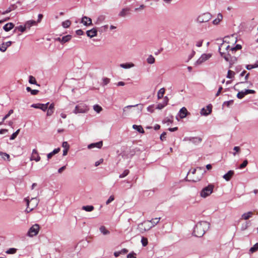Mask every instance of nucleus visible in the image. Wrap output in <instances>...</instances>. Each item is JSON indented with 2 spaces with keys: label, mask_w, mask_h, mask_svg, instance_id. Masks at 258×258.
<instances>
[{
  "label": "nucleus",
  "mask_w": 258,
  "mask_h": 258,
  "mask_svg": "<svg viewBox=\"0 0 258 258\" xmlns=\"http://www.w3.org/2000/svg\"><path fill=\"white\" fill-rule=\"evenodd\" d=\"M210 227V223L206 221H201L197 223L194 228L192 235L198 237L204 235L206 231Z\"/></svg>",
  "instance_id": "nucleus-1"
},
{
  "label": "nucleus",
  "mask_w": 258,
  "mask_h": 258,
  "mask_svg": "<svg viewBox=\"0 0 258 258\" xmlns=\"http://www.w3.org/2000/svg\"><path fill=\"white\" fill-rule=\"evenodd\" d=\"M214 185L212 184H210L202 189L200 192V196L202 197L205 198L212 193Z\"/></svg>",
  "instance_id": "nucleus-2"
},
{
  "label": "nucleus",
  "mask_w": 258,
  "mask_h": 258,
  "mask_svg": "<svg viewBox=\"0 0 258 258\" xmlns=\"http://www.w3.org/2000/svg\"><path fill=\"white\" fill-rule=\"evenodd\" d=\"M89 108L85 104L80 103L76 106L75 108L73 111V113L75 114L85 113L87 112Z\"/></svg>",
  "instance_id": "nucleus-3"
},
{
  "label": "nucleus",
  "mask_w": 258,
  "mask_h": 258,
  "mask_svg": "<svg viewBox=\"0 0 258 258\" xmlns=\"http://www.w3.org/2000/svg\"><path fill=\"white\" fill-rule=\"evenodd\" d=\"M212 17V16L210 13H205L199 16L197 19V21L200 23H206L210 20Z\"/></svg>",
  "instance_id": "nucleus-4"
},
{
  "label": "nucleus",
  "mask_w": 258,
  "mask_h": 258,
  "mask_svg": "<svg viewBox=\"0 0 258 258\" xmlns=\"http://www.w3.org/2000/svg\"><path fill=\"white\" fill-rule=\"evenodd\" d=\"M39 225L37 224H35L34 225H32L28 230L27 235L31 237L36 235L39 232Z\"/></svg>",
  "instance_id": "nucleus-5"
},
{
  "label": "nucleus",
  "mask_w": 258,
  "mask_h": 258,
  "mask_svg": "<svg viewBox=\"0 0 258 258\" xmlns=\"http://www.w3.org/2000/svg\"><path fill=\"white\" fill-rule=\"evenodd\" d=\"M212 56L210 53H203L200 58L196 61L195 64L199 65L202 64L204 61L209 59Z\"/></svg>",
  "instance_id": "nucleus-6"
},
{
  "label": "nucleus",
  "mask_w": 258,
  "mask_h": 258,
  "mask_svg": "<svg viewBox=\"0 0 258 258\" xmlns=\"http://www.w3.org/2000/svg\"><path fill=\"white\" fill-rule=\"evenodd\" d=\"M255 93V91L253 90L245 89L244 90H242L241 91L239 92L237 94L236 96L238 99H242L246 95H247L248 94H254Z\"/></svg>",
  "instance_id": "nucleus-7"
},
{
  "label": "nucleus",
  "mask_w": 258,
  "mask_h": 258,
  "mask_svg": "<svg viewBox=\"0 0 258 258\" xmlns=\"http://www.w3.org/2000/svg\"><path fill=\"white\" fill-rule=\"evenodd\" d=\"M184 141H189L195 145L199 144L202 141V139L200 137H186L183 139Z\"/></svg>",
  "instance_id": "nucleus-8"
},
{
  "label": "nucleus",
  "mask_w": 258,
  "mask_h": 258,
  "mask_svg": "<svg viewBox=\"0 0 258 258\" xmlns=\"http://www.w3.org/2000/svg\"><path fill=\"white\" fill-rule=\"evenodd\" d=\"M49 104V102H47L45 104L36 103L32 104L31 107L34 108L40 109L43 111H45L47 110Z\"/></svg>",
  "instance_id": "nucleus-9"
},
{
  "label": "nucleus",
  "mask_w": 258,
  "mask_h": 258,
  "mask_svg": "<svg viewBox=\"0 0 258 258\" xmlns=\"http://www.w3.org/2000/svg\"><path fill=\"white\" fill-rule=\"evenodd\" d=\"M212 105L209 104L206 106V108L204 107L201 110L200 113L202 115L207 116L212 112Z\"/></svg>",
  "instance_id": "nucleus-10"
},
{
  "label": "nucleus",
  "mask_w": 258,
  "mask_h": 258,
  "mask_svg": "<svg viewBox=\"0 0 258 258\" xmlns=\"http://www.w3.org/2000/svg\"><path fill=\"white\" fill-rule=\"evenodd\" d=\"M81 23L86 26L92 25L91 19L87 16H83L82 17Z\"/></svg>",
  "instance_id": "nucleus-11"
},
{
  "label": "nucleus",
  "mask_w": 258,
  "mask_h": 258,
  "mask_svg": "<svg viewBox=\"0 0 258 258\" xmlns=\"http://www.w3.org/2000/svg\"><path fill=\"white\" fill-rule=\"evenodd\" d=\"M188 113L186 108L185 107H183L179 110L178 115L179 116L180 118L182 119L186 116Z\"/></svg>",
  "instance_id": "nucleus-12"
},
{
  "label": "nucleus",
  "mask_w": 258,
  "mask_h": 258,
  "mask_svg": "<svg viewBox=\"0 0 258 258\" xmlns=\"http://www.w3.org/2000/svg\"><path fill=\"white\" fill-rule=\"evenodd\" d=\"M103 145L102 141H99L96 143H91L88 145V148L89 149H91L94 148H97L98 149H100Z\"/></svg>",
  "instance_id": "nucleus-13"
},
{
  "label": "nucleus",
  "mask_w": 258,
  "mask_h": 258,
  "mask_svg": "<svg viewBox=\"0 0 258 258\" xmlns=\"http://www.w3.org/2000/svg\"><path fill=\"white\" fill-rule=\"evenodd\" d=\"M86 34L88 37L90 38H92L97 35V30L95 28H93L91 30L87 31Z\"/></svg>",
  "instance_id": "nucleus-14"
},
{
  "label": "nucleus",
  "mask_w": 258,
  "mask_h": 258,
  "mask_svg": "<svg viewBox=\"0 0 258 258\" xmlns=\"http://www.w3.org/2000/svg\"><path fill=\"white\" fill-rule=\"evenodd\" d=\"M234 172L233 170H229L227 173L223 176V178L227 181L230 180L232 176L234 175Z\"/></svg>",
  "instance_id": "nucleus-15"
},
{
  "label": "nucleus",
  "mask_w": 258,
  "mask_h": 258,
  "mask_svg": "<svg viewBox=\"0 0 258 258\" xmlns=\"http://www.w3.org/2000/svg\"><path fill=\"white\" fill-rule=\"evenodd\" d=\"M14 27V24L13 23L10 22L6 24L3 26V29L6 32H8L12 30Z\"/></svg>",
  "instance_id": "nucleus-16"
},
{
  "label": "nucleus",
  "mask_w": 258,
  "mask_h": 258,
  "mask_svg": "<svg viewBox=\"0 0 258 258\" xmlns=\"http://www.w3.org/2000/svg\"><path fill=\"white\" fill-rule=\"evenodd\" d=\"M165 100H166V102L158 104L156 107V109L160 110L166 106L167 105L168 101V98L167 96L165 97Z\"/></svg>",
  "instance_id": "nucleus-17"
},
{
  "label": "nucleus",
  "mask_w": 258,
  "mask_h": 258,
  "mask_svg": "<svg viewBox=\"0 0 258 258\" xmlns=\"http://www.w3.org/2000/svg\"><path fill=\"white\" fill-rule=\"evenodd\" d=\"M54 108V103H51L49 106H48L47 111V115L51 116L53 113V110Z\"/></svg>",
  "instance_id": "nucleus-18"
},
{
  "label": "nucleus",
  "mask_w": 258,
  "mask_h": 258,
  "mask_svg": "<svg viewBox=\"0 0 258 258\" xmlns=\"http://www.w3.org/2000/svg\"><path fill=\"white\" fill-rule=\"evenodd\" d=\"M223 19V16L221 13H218L217 15V18L214 19L212 23L214 25H218Z\"/></svg>",
  "instance_id": "nucleus-19"
},
{
  "label": "nucleus",
  "mask_w": 258,
  "mask_h": 258,
  "mask_svg": "<svg viewBox=\"0 0 258 258\" xmlns=\"http://www.w3.org/2000/svg\"><path fill=\"white\" fill-rule=\"evenodd\" d=\"M59 151H60V148H57L54 149L52 152L48 153L47 155L48 160L50 159L52 157V156H53L55 154L58 153L59 152Z\"/></svg>",
  "instance_id": "nucleus-20"
},
{
  "label": "nucleus",
  "mask_w": 258,
  "mask_h": 258,
  "mask_svg": "<svg viewBox=\"0 0 258 258\" xmlns=\"http://www.w3.org/2000/svg\"><path fill=\"white\" fill-rule=\"evenodd\" d=\"M134 66V63H121L120 64V67L123 69H130Z\"/></svg>",
  "instance_id": "nucleus-21"
},
{
  "label": "nucleus",
  "mask_w": 258,
  "mask_h": 258,
  "mask_svg": "<svg viewBox=\"0 0 258 258\" xmlns=\"http://www.w3.org/2000/svg\"><path fill=\"white\" fill-rule=\"evenodd\" d=\"M133 128L138 132L139 133L143 134L144 133V130L143 127L140 125L134 124L133 125Z\"/></svg>",
  "instance_id": "nucleus-22"
},
{
  "label": "nucleus",
  "mask_w": 258,
  "mask_h": 258,
  "mask_svg": "<svg viewBox=\"0 0 258 258\" xmlns=\"http://www.w3.org/2000/svg\"><path fill=\"white\" fill-rule=\"evenodd\" d=\"M71 38H72V36L71 35H67L64 36L61 38V43L62 44H63L66 42H67L69 40H71Z\"/></svg>",
  "instance_id": "nucleus-23"
},
{
  "label": "nucleus",
  "mask_w": 258,
  "mask_h": 258,
  "mask_svg": "<svg viewBox=\"0 0 258 258\" xmlns=\"http://www.w3.org/2000/svg\"><path fill=\"white\" fill-rule=\"evenodd\" d=\"M36 22L34 20H29L27 21L25 25L26 26V28H30L31 27H32L33 25H36Z\"/></svg>",
  "instance_id": "nucleus-24"
},
{
  "label": "nucleus",
  "mask_w": 258,
  "mask_h": 258,
  "mask_svg": "<svg viewBox=\"0 0 258 258\" xmlns=\"http://www.w3.org/2000/svg\"><path fill=\"white\" fill-rule=\"evenodd\" d=\"M220 54L221 56L223 57L226 61H229L230 57H231L230 54L229 53L226 54L225 53L222 52L221 51H220Z\"/></svg>",
  "instance_id": "nucleus-25"
},
{
  "label": "nucleus",
  "mask_w": 258,
  "mask_h": 258,
  "mask_svg": "<svg viewBox=\"0 0 258 258\" xmlns=\"http://www.w3.org/2000/svg\"><path fill=\"white\" fill-rule=\"evenodd\" d=\"M99 230L100 232L104 235H107L110 233V232L104 226H101L99 228Z\"/></svg>",
  "instance_id": "nucleus-26"
},
{
  "label": "nucleus",
  "mask_w": 258,
  "mask_h": 258,
  "mask_svg": "<svg viewBox=\"0 0 258 258\" xmlns=\"http://www.w3.org/2000/svg\"><path fill=\"white\" fill-rule=\"evenodd\" d=\"M82 209L87 212H91L94 210V208L92 205H87L83 206Z\"/></svg>",
  "instance_id": "nucleus-27"
},
{
  "label": "nucleus",
  "mask_w": 258,
  "mask_h": 258,
  "mask_svg": "<svg viewBox=\"0 0 258 258\" xmlns=\"http://www.w3.org/2000/svg\"><path fill=\"white\" fill-rule=\"evenodd\" d=\"M29 83L31 84H34L40 86V85L37 84L35 78L32 76H30L29 77Z\"/></svg>",
  "instance_id": "nucleus-28"
},
{
  "label": "nucleus",
  "mask_w": 258,
  "mask_h": 258,
  "mask_svg": "<svg viewBox=\"0 0 258 258\" xmlns=\"http://www.w3.org/2000/svg\"><path fill=\"white\" fill-rule=\"evenodd\" d=\"M252 215V213L251 212H248L247 213H245L243 214L241 216L242 219L244 220H247L251 217Z\"/></svg>",
  "instance_id": "nucleus-29"
},
{
  "label": "nucleus",
  "mask_w": 258,
  "mask_h": 258,
  "mask_svg": "<svg viewBox=\"0 0 258 258\" xmlns=\"http://www.w3.org/2000/svg\"><path fill=\"white\" fill-rule=\"evenodd\" d=\"M26 90H27V92H30L31 93V95H35L37 94L39 92V90H35V89L32 90L29 87H27Z\"/></svg>",
  "instance_id": "nucleus-30"
},
{
  "label": "nucleus",
  "mask_w": 258,
  "mask_h": 258,
  "mask_svg": "<svg viewBox=\"0 0 258 258\" xmlns=\"http://www.w3.org/2000/svg\"><path fill=\"white\" fill-rule=\"evenodd\" d=\"M165 93V89L164 88H161L158 92L157 97L158 99H161L163 97Z\"/></svg>",
  "instance_id": "nucleus-31"
},
{
  "label": "nucleus",
  "mask_w": 258,
  "mask_h": 258,
  "mask_svg": "<svg viewBox=\"0 0 258 258\" xmlns=\"http://www.w3.org/2000/svg\"><path fill=\"white\" fill-rule=\"evenodd\" d=\"M129 9L127 8H124L120 12L118 15L120 17H125L126 15L127 12H128Z\"/></svg>",
  "instance_id": "nucleus-32"
},
{
  "label": "nucleus",
  "mask_w": 258,
  "mask_h": 258,
  "mask_svg": "<svg viewBox=\"0 0 258 258\" xmlns=\"http://www.w3.org/2000/svg\"><path fill=\"white\" fill-rule=\"evenodd\" d=\"M71 21L69 20H67L65 21L62 22L61 25L63 28H67L69 27L71 25Z\"/></svg>",
  "instance_id": "nucleus-33"
},
{
  "label": "nucleus",
  "mask_w": 258,
  "mask_h": 258,
  "mask_svg": "<svg viewBox=\"0 0 258 258\" xmlns=\"http://www.w3.org/2000/svg\"><path fill=\"white\" fill-rule=\"evenodd\" d=\"M26 29V27L25 25H24V26L20 25V26L16 27L14 31H15L16 30H18L21 32L23 33V32H24L25 31Z\"/></svg>",
  "instance_id": "nucleus-34"
},
{
  "label": "nucleus",
  "mask_w": 258,
  "mask_h": 258,
  "mask_svg": "<svg viewBox=\"0 0 258 258\" xmlns=\"http://www.w3.org/2000/svg\"><path fill=\"white\" fill-rule=\"evenodd\" d=\"M160 219V218H156L151 219L150 221H149V222L152 224L153 226H155L156 225H157L159 223Z\"/></svg>",
  "instance_id": "nucleus-35"
},
{
  "label": "nucleus",
  "mask_w": 258,
  "mask_h": 258,
  "mask_svg": "<svg viewBox=\"0 0 258 258\" xmlns=\"http://www.w3.org/2000/svg\"><path fill=\"white\" fill-rule=\"evenodd\" d=\"M258 250V243H256L254 244L249 249V251L251 253L257 251Z\"/></svg>",
  "instance_id": "nucleus-36"
},
{
  "label": "nucleus",
  "mask_w": 258,
  "mask_h": 258,
  "mask_svg": "<svg viewBox=\"0 0 258 258\" xmlns=\"http://www.w3.org/2000/svg\"><path fill=\"white\" fill-rule=\"evenodd\" d=\"M147 61L148 63L153 64L155 62V58L152 55H150L147 58Z\"/></svg>",
  "instance_id": "nucleus-37"
},
{
  "label": "nucleus",
  "mask_w": 258,
  "mask_h": 258,
  "mask_svg": "<svg viewBox=\"0 0 258 258\" xmlns=\"http://www.w3.org/2000/svg\"><path fill=\"white\" fill-rule=\"evenodd\" d=\"M110 79L106 78V77L103 78L102 79V86H104L107 85L108 84H109L110 83Z\"/></svg>",
  "instance_id": "nucleus-38"
},
{
  "label": "nucleus",
  "mask_w": 258,
  "mask_h": 258,
  "mask_svg": "<svg viewBox=\"0 0 258 258\" xmlns=\"http://www.w3.org/2000/svg\"><path fill=\"white\" fill-rule=\"evenodd\" d=\"M93 109L97 113H99L102 109V107L98 104L94 105Z\"/></svg>",
  "instance_id": "nucleus-39"
},
{
  "label": "nucleus",
  "mask_w": 258,
  "mask_h": 258,
  "mask_svg": "<svg viewBox=\"0 0 258 258\" xmlns=\"http://www.w3.org/2000/svg\"><path fill=\"white\" fill-rule=\"evenodd\" d=\"M20 129L17 130L15 133H14L10 137V140H14L17 136H18V134L19 133Z\"/></svg>",
  "instance_id": "nucleus-40"
},
{
  "label": "nucleus",
  "mask_w": 258,
  "mask_h": 258,
  "mask_svg": "<svg viewBox=\"0 0 258 258\" xmlns=\"http://www.w3.org/2000/svg\"><path fill=\"white\" fill-rule=\"evenodd\" d=\"M130 171L128 169H125L123 171V172L120 174L119 176V177L121 178L125 177L129 174Z\"/></svg>",
  "instance_id": "nucleus-41"
},
{
  "label": "nucleus",
  "mask_w": 258,
  "mask_h": 258,
  "mask_svg": "<svg viewBox=\"0 0 258 258\" xmlns=\"http://www.w3.org/2000/svg\"><path fill=\"white\" fill-rule=\"evenodd\" d=\"M245 67L247 70H250L252 69L257 68L258 64H257V63H254L253 64H247Z\"/></svg>",
  "instance_id": "nucleus-42"
},
{
  "label": "nucleus",
  "mask_w": 258,
  "mask_h": 258,
  "mask_svg": "<svg viewBox=\"0 0 258 258\" xmlns=\"http://www.w3.org/2000/svg\"><path fill=\"white\" fill-rule=\"evenodd\" d=\"M14 110L11 109L9 111L8 113L5 115L3 118V121H4L7 118H8L12 113H13Z\"/></svg>",
  "instance_id": "nucleus-43"
},
{
  "label": "nucleus",
  "mask_w": 258,
  "mask_h": 258,
  "mask_svg": "<svg viewBox=\"0 0 258 258\" xmlns=\"http://www.w3.org/2000/svg\"><path fill=\"white\" fill-rule=\"evenodd\" d=\"M248 164V161L245 159L243 161V162L239 165L238 168L240 169H242L245 167Z\"/></svg>",
  "instance_id": "nucleus-44"
},
{
  "label": "nucleus",
  "mask_w": 258,
  "mask_h": 258,
  "mask_svg": "<svg viewBox=\"0 0 258 258\" xmlns=\"http://www.w3.org/2000/svg\"><path fill=\"white\" fill-rule=\"evenodd\" d=\"M249 225V222H246L245 223H243L241 225V230L242 231H244L246 230Z\"/></svg>",
  "instance_id": "nucleus-45"
},
{
  "label": "nucleus",
  "mask_w": 258,
  "mask_h": 258,
  "mask_svg": "<svg viewBox=\"0 0 258 258\" xmlns=\"http://www.w3.org/2000/svg\"><path fill=\"white\" fill-rule=\"evenodd\" d=\"M235 75V73L231 70H228L227 75V78L228 79H232L234 75Z\"/></svg>",
  "instance_id": "nucleus-46"
},
{
  "label": "nucleus",
  "mask_w": 258,
  "mask_h": 258,
  "mask_svg": "<svg viewBox=\"0 0 258 258\" xmlns=\"http://www.w3.org/2000/svg\"><path fill=\"white\" fill-rule=\"evenodd\" d=\"M25 200L26 201V203H27V208L25 210V212H26L27 213H28L29 212H30L31 211H32L33 209V208H31V209H29L28 208V206L29 205V200H28L27 198H25Z\"/></svg>",
  "instance_id": "nucleus-47"
},
{
  "label": "nucleus",
  "mask_w": 258,
  "mask_h": 258,
  "mask_svg": "<svg viewBox=\"0 0 258 258\" xmlns=\"http://www.w3.org/2000/svg\"><path fill=\"white\" fill-rule=\"evenodd\" d=\"M141 243L143 246H147L148 243L147 238L143 237L141 239Z\"/></svg>",
  "instance_id": "nucleus-48"
},
{
  "label": "nucleus",
  "mask_w": 258,
  "mask_h": 258,
  "mask_svg": "<svg viewBox=\"0 0 258 258\" xmlns=\"http://www.w3.org/2000/svg\"><path fill=\"white\" fill-rule=\"evenodd\" d=\"M17 249L15 248H10L6 251V253L8 254H14L16 253Z\"/></svg>",
  "instance_id": "nucleus-49"
},
{
  "label": "nucleus",
  "mask_w": 258,
  "mask_h": 258,
  "mask_svg": "<svg viewBox=\"0 0 258 258\" xmlns=\"http://www.w3.org/2000/svg\"><path fill=\"white\" fill-rule=\"evenodd\" d=\"M242 48V46L240 44H237L235 45V47L231 48L230 50L231 51H236L237 50H240Z\"/></svg>",
  "instance_id": "nucleus-50"
},
{
  "label": "nucleus",
  "mask_w": 258,
  "mask_h": 258,
  "mask_svg": "<svg viewBox=\"0 0 258 258\" xmlns=\"http://www.w3.org/2000/svg\"><path fill=\"white\" fill-rule=\"evenodd\" d=\"M15 10V8H8L5 11L2 12V15H6Z\"/></svg>",
  "instance_id": "nucleus-51"
},
{
  "label": "nucleus",
  "mask_w": 258,
  "mask_h": 258,
  "mask_svg": "<svg viewBox=\"0 0 258 258\" xmlns=\"http://www.w3.org/2000/svg\"><path fill=\"white\" fill-rule=\"evenodd\" d=\"M140 106V109L141 110L142 109V108H143V105L142 104H136V105H127V106H125L124 107V108L123 109V112H125V108H131V107H136V106Z\"/></svg>",
  "instance_id": "nucleus-52"
},
{
  "label": "nucleus",
  "mask_w": 258,
  "mask_h": 258,
  "mask_svg": "<svg viewBox=\"0 0 258 258\" xmlns=\"http://www.w3.org/2000/svg\"><path fill=\"white\" fill-rule=\"evenodd\" d=\"M7 49V46H6L5 45V43H3L0 45V51L4 52L6 51Z\"/></svg>",
  "instance_id": "nucleus-53"
},
{
  "label": "nucleus",
  "mask_w": 258,
  "mask_h": 258,
  "mask_svg": "<svg viewBox=\"0 0 258 258\" xmlns=\"http://www.w3.org/2000/svg\"><path fill=\"white\" fill-rule=\"evenodd\" d=\"M172 120L168 117L165 118L163 121V123H167V125H169L170 123L172 122Z\"/></svg>",
  "instance_id": "nucleus-54"
},
{
  "label": "nucleus",
  "mask_w": 258,
  "mask_h": 258,
  "mask_svg": "<svg viewBox=\"0 0 258 258\" xmlns=\"http://www.w3.org/2000/svg\"><path fill=\"white\" fill-rule=\"evenodd\" d=\"M40 157L39 156V155L38 154H37L36 155V157H35V155H33L32 157H31V160H35L36 162H38L40 160Z\"/></svg>",
  "instance_id": "nucleus-55"
},
{
  "label": "nucleus",
  "mask_w": 258,
  "mask_h": 258,
  "mask_svg": "<svg viewBox=\"0 0 258 258\" xmlns=\"http://www.w3.org/2000/svg\"><path fill=\"white\" fill-rule=\"evenodd\" d=\"M62 147L64 149H69L70 148V145H69L68 143L66 141H64L62 142Z\"/></svg>",
  "instance_id": "nucleus-56"
},
{
  "label": "nucleus",
  "mask_w": 258,
  "mask_h": 258,
  "mask_svg": "<svg viewBox=\"0 0 258 258\" xmlns=\"http://www.w3.org/2000/svg\"><path fill=\"white\" fill-rule=\"evenodd\" d=\"M114 200V198L113 196H111L109 197L108 199L106 202V204L108 205L111 202H112Z\"/></svg>",
  "instance_id": "nucleus-57"
},
{
  "label": "nucleus",
  "mask_w": 258,
  "mask_h": 258,
  "mask_svg": "<svg viewBox=\"0 0 258 258\" xmlns=\"http://www.w3.org/2000/svg\"><path fill=\"white\" fill-rule=\"evenodd\" d=\"M166 132H163L161 135H160V139L161 141H164L166 139Z\"/></svg>",
  "instance_id": "nucleus-58"
},
{
  "label": "nucleus",
  "mask_w": 258,
  "mask_h": 258,
  "mask_svg": "<svg viewBox=\"0 0 258 258\" xmlns=\"http://www.w3.org/2000/svg\"><path fill=\"white\" fill-rule=\"evenodd\" d=\"M154 105H149L148 107H147V110L148 111L151 112V113H152L154 111Z\"/></svg>",
  "instance_id": "nucleus-59"
},
{
  "label": "nucleus",
  "mask_w": 258,
  "mask_h": 258,
  "mask_svg": "<svg viewBox=\"0 0 258 258\" xmlns=\"http://www.w3.org/2000/svg\"><path fill=\"white\" fill-rule=\"evenodd\" d=\"M233 103V100H229V101H225L224 102V103H223V105H225L227 106H229V105L232 104Z\"/></svg>",
  "instance_id": "nucleus-60"
},
{
  "label": "nucleus",
  "mask_w": 258,
  "mask_h": 258,
  "mask_svg": "<svg viewBox=\"0 0 258 258\" xmlns=\"http://www.w3.org/2000/svg\"><path fill=\"white\" fill-rule=\"evenodd\" d=\"M76 33L78 35H82L84 34V32L82 30L79 29V30H76Z\"/></svg>",
  "instance_id": "nucleus-61"
},
{
  "label": "nucleus",
  "mask_w": 258,
  "mask_h": 258,
  "mask_svg": "<svg viewBox=\"0 0 258 258\" xmlns=\"http://www.w3.org/2000/svg\"><path fill=\"white\" fill-rule=\"evenodd\" d=\"M43 17V15L41 14H38V19H37V21L36 22V23H40Z\"/></svg>",
  "instance_id": "nucleus-62"
},
{
  "label": "nucleus",
  "mask_w": 258,
  "mask_h": 258,
  "mask_svg": "<svg viewBox=\"0 0 258 258\" xmlns=\"http://www.w3.org/2000/svg\"><path fill=\"white\" fill-rule=\"evenodd\" d=\"M103 162V159H100L99 160H98V161H96L95 162V166H98L100 164H101Z\"/></svg>",
  "instance_id": "nucleus-63"
},
{
  "label": "nucleus",
  "mask_w": 258,
  "mask_h": 258,
  "mask_svg": "<svg viewBox=\"0 0 258 258\" xmlns=\"http://www.w3.org/2000/svg\"><path fill=\"white\" fill-rule=\"evenodd\" d=\"M135 253H130L127 255L126 258H136L135 256Z\"/></svg>",
  "instance_id": "nucleus-64"
}]
</instances>
